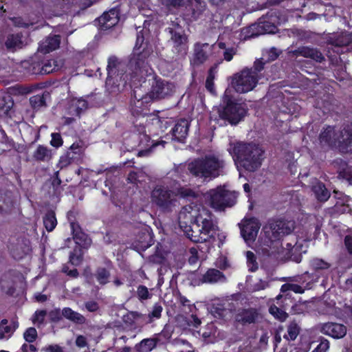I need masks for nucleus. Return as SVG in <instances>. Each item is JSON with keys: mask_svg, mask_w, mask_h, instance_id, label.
Listing matches in <instances>:
<instances>
[{"mask_svg": "<svg viewBox=\"0 0 352 352\" xmlns=\"http://www.w3.org/2000/svg\"><path fill=\"white\" fill-rule=\"evenodd\" d=\"M179 303L181 305V311L185 314L192 313L196 307L190 304L189 300H188L186 297L180 296L178 299Z\"/></svg>", "mask_w": 352, "mask_h": 352, "instance_id": "obj_40", "label": "nucleus"}, {"mask_svg": "<svg viewBox=\"0 0 352 352\" xmlns=\"http://www.w3.org/2000/svg\"><path fill=\"white\" fill-rule=\"evenodd\" d=\"M137 294L141 300H146L151 297L148 288L144 285L138 287Z\"/></svg>", "mask_w": 352, "mask_h": 352, "instance_id": "obj_50", "label": "nucleus"}, {"mask_svg": "<svg viewBox=\"0 0 352 352\" xmlns=\"http://www.w3.org/2000/svg\"><path fill=\"white\" fill-rule=\"evenodd\" d=\"M310 266L314 271L313 280L316 282L320 277L326 276L330 272L331 263L320 258H314L310 261Z\"/></svg>", "mask_w": 352, "mask_h": 352, "instance_id": "obj_13", "label": "nucleus"}, {"mask_svg": "<svg viewBox=\"0 0 352 352\" xmlns=\"http://www.w3.org/2000/svg\"><path fill=\"white\" fill-rule=\"evenodd\" d=\"M340 197H338L335 207L336 210L341 212H349L352 210V199L346 195L340 194Z\"/></svg>", "mask_w": 352, "mask_h": 352, "instance_id": "obj_26", "label": "nucleus"}, {"mask_svg": "<svg viewBox=\"0 0 352 352\" xmlns=\"http://www.w3.org/2000/svg\"><path fill=\"white\" fill-rule=\"evenodd\" d=\"M190 198L195 197V192L186 186H181L178 183L170 184L168 181L158 184L151 191V202L162 212L169 213L179 205L177 197Z\"/></svg>", "mask_w": 352, "mask_h": 352, "instance_id": "obj_3", "label": "nucleus"}, {"mask_svg": "<svg viewBox=\"0 0 352 352\" xmlns=\"http://www.w3.org/2000/svg\"><path fill=\"white\" fill-rule=\"evenodd\" d=\"M313 191L318 200L320 201H325L330 197L329 192L325 188L324 185L320 182H317L313 186Z\"/></svg>", "mask_w": 352, "mask_h": 352, "instance_id": "obj_34", "label": "nucleus"}, {"mask_svg": "<svg viewBox=\"0 0 352 352\" xmlns=\"http://www.w3.org/2000/svg\"><path fill=\"white\" fill-rule=\"evenodd\" d=\"M188 122L186 120H181L173 129V139L182 142L186 137L188 131Z\"/></svg>", "mask_w": 352, "mask_h": 352, "instance_id": "obj_24", "label": "nucleus"}, {"mask_svg": "<svg viewBox=\"0 0 352 352\" xmlns=\"http://www.w3.org/2000/svg\"><path fill=\"white\" fill-rule=\"evenodd\" d=\"M126 318L131 321V324L138 327H142L145 324L152 322V320L148 319L146 315H143L138 312H130L127 315Z\"/></svg>", "mask_w": 352, "mask_h": 352, "instance_id": "obj_27", "label": "nucleus"}, {"mask_svg": "<svg viewBox=\"0 0 352 352\" xmlns=\"http://www.w3.org/2000/svg\"><path fill=\"white\" fill-rule=\"evenodd\" d=\"M329 349V342L326 339H322L320 343L312 352H327Z\"/></svg>", "mask_w": 352, "mask_h": 352, "instance_id": "obj_52", "label": "nucleus"}, {"mask_svg": "<svg viewBox=\"0 0 352 352\" xmlns=\"http://www.w3.org/2000/svg\"><path fill=\"white\" fill-rule=\"evenodd\" d=\"M144 38L138 33L135 43V52L133 57L129 60V68L126 70L125 63L119 61L116 57H110L108 60L107 71L108 77L107 84L109 85L114 82V80L118 82V87H124L127 83L131 86L135 85L136 81L140 82L148 74H151V69L145 61V53H136L140 47L143 43Z\"/></svg>", "mask_w": 352, "mask_h": 352, "instance_id": "obj_2", "label": "nucleus"}, {"mask_svg": "<svg viewBox=\"0 0 352 352\" xmlns=\"http://www.w3.org/2000/svg\"><path fill=\"white\" fill-rule=\"evenodd\" d=\"M43 352H65L63 349L58 344H49L42 349Z\"/></svg>", "mask_w": 352, "mask_h": 352, "instance_id": "obj_53", "label": "nucleus"}, {"mask_svg": "<svg viewBox=\"0 0 352 352\" xmlns=\"http://www.w3.org/2000/svg\"><path fill=\"white\" fill-rule=\"evenodd\" d=\"M134 100L131 104V111L136 115H146L148 104L152 101L148 93L144 94L142 87H135L133 91Z\"/></svg>", "mask_w": 352, "mask_h": 352, "instance_id": "obj_11", "label": "nucleus"}, {"mask_svg": "<svg viewBox=\"0 0 352 352\" xmlns=\"http://www.w3.org/2000/svg\"><path fill=\"white\" fill-rule=\"evenodd\" d=\"M43 224L48 232H51L55 228L57 221L54 212H48L43 217Z\"/></svg>", "mask_w": 352, "mask_h": 352, "instance_id": "obj_36", "label": "nucleus"}, {"mask_svg": "<svg viewBox=\"0 0 352 352\" xmlns=\"http://www.w3.org/2000/svg\"><path fill=\"white\" fill-rule=\"evenodd\" d=\"M31 91L29 87L21 85H15L10 88L9 93L11 95H26Z\"/></svg>", "mask_w": 352, "mask_h": 352, "instance_id": "obj_45", "label": "nucleus"}, {"mask_svg": "<svg viewBox=\"0 0 352 352\" xmlns=\"http://www.w3.org/2000/svg\"><path fill=\"white\" fill-rule=\"evenodd\" d=\"M96 277L98 283L101 285H104L109 281V273L104 268L98 269Z\"/></svg>", "mask_w": 352, "mask_h": 352, "instance_id": "obj_44", "label": "nucleus"}, {"mask_svg": "<svg viewBox=\"0 0 352 352\" xmlns=\"http://www.w3.org/2000/svg\"><path fill=\"white\" fill-rule=\"evenodd\" d=\"M87 339L83 336H78L76 340V344L78 347H85L87 346Z\"/></svg>", "mask_w": 352, "mask_h": 352, "instance_id": "obj_58", "label": "nucleus"}, {"mask_svg": "<svg viewBox=\"0 0 352 352\" xmlns=\"http://www.w3.org/2000/svg\"><path fill=\"white\" fill-rule=\"evenodd\" d=\"M319 140L322 146H331L336 144L338 137L334 129L331 126H327L321 132Z\"/></svg>", "mask_w": 352, "mask_h": 352, "instance_id": "obj_23", "label": "nucleus"}, {"mask_svg": "<svg viewBox=\"0 0 352 352\" xmlns=\"http://www.w3.org/2000/svg\"><path fill=\"white\" fill-rule=\"evenodd\" d=\"M7 324V320H3L0 323V340L8 338L12 333L11 328Z\"/></svg>", "mask_w": 352, "mask_h": 352, "instance_id": "obj_42", "label": "nucleus"}, {"mask_svg": "<svg viewBox=\"0 0 352 352\" xmlns=\"http://www.w3.org/2000/svg\"><path fill=\"white\" fill-rule=\"evenodd\" d=\"M257 316L258 314L254 309H245L237 315L236 320L243 323H252L255 321Z\"/></svg>", "mask_w": 352, "mask_h": 352, "instance_id": "obj_33", "label": "nucleus"}, {"mask_svg": "<svg viewBox=\"0 0 352 352\" xmlns=\"http://www.w3.org/2000/svg\"><path fill=\"white\" fill-rule=\"evenodd\" d=\"M52 156L51 149L46 146L39 145L33 154V157L37 161L47 162Z\"/></svg>", "mask_w": 352, "mask_h": 352, "instance_id": "obj_28", "label": "nucleus"}, {"mask_svg": "<svg viewBox=\"0 0 352 352\" xmlns=\"http://www.w3.org/2000/svg\"><path fill=\"white\" fill-rule=\"evenodd\" d=\"M74 239L76 240V243L77 244L84 248L88 246L90 244V239H87V237H85L83 243L80 241V239L77 235H75Z\"/></svg>", "mask_w": 352, "mask_h": 352, "instance_id": "obj_60", "label": "nucleus"}, {"mask_svg": "<svg viewBox=\"0 0 352 352\" xmlns=\"http://www.w3.org/2000/svg\"><path fill=\"white\" fill-rule=\"evenodd\" d=\"M217 64H214L212 67H211L206 80V87L211 94L214 93V79L217 73Z\"/></svg>", "mask_w": 352, "mask_h": 352, "instance_id": "obj_38", "label": "nucleus"}, {"mask_svg": "<svg viewBox=\"0 0 352 352\" xmlns=\"http://www.w3.org/2000/svg\"><path fill=\"white\" fill-rule=\"evenodd\" d=\"M160 3L168 9L171 8H177L185 6L186 3H190L194 12L201 11L205 6V3L202 0H159Z\"/></svg>", "mask_w": 352, "mask_h": 352, "instance_id": "obj_17", "label": "nucleus"}, {"mask_svg": "<svg viewBox=\"0 0 352 352\" xmlns=\"http://www.w3.org/2000/svg\"><path fill=\"white\" fill-rule=\"evenodd\" d=\"M52 140L50 141V144L56 148H58L63 144V140L59 133H52L51 135Z\"/></svg>", "mask_w": 352, "mask_h": 352, "instance_id": "obj_51", "label": "nucleus"}, {"mask_svg": "<svg viewBox=\"0 0 352 352\" xmlns=\"http://www.w3.org/2000/svg\"><path fill=\"white\" fill-rule=\"evenodd\" d=\"M0 284L3 289L6 290L7 292H9L12 283V281L7 282L5 280H1Z\"/></svg>", "mask_w": 352, "mask_h": 352, "instance_id": "obj_62", "label": "nucleus"}, {"mask_svg": "<svg viewBox=\"0 0 352 352\" xmlns=\"http://www.w3.org/2000/svg\"><path fill=\"white\" fill-rule=\"evenodd\" d=\"M259 78L256 72L245 68L232 77L231 85L238 93H248L256 87Z\"/></svg>", "mask_w": 352, "mask_h": 352, "instance_id": "obj_8", "label": "nucleus"}, {"mask_svg": "<svg viewBox=\"0 0 352 352\" xmlns=\"http://www.w3.org/2000/svg\"><path fill=\"white\" fill-rule=\"evenodd\" d=\"M247 264L249 270L254 272L258 269V263L256 261V256L252 252L248 251L246 252Z\"/></svg>", "mask_w": 352, "mask_h": 352, "instance_id": "obj_43", "label": "nucleus"}, {"mask_svg": "<svg viewBox=\"0 0 352 352\" xmlns=\"http://www.w3.org/2000/svg\"><path fill=\"white\" fill-rule=\"evenodd\" d=\"M157 341L154 338L144 339L135 346V349L138 352H150L156 346Z\"/></svg>", "mask_w": 352, "mask_h": 352, "instance_id": "obj_31", "label": "nucleus"}, {"mask_svg": "<svg viewBox=\"0 0 352 352\" xmlns=\"http://www.w3.org/2000/svg\"><path fill=\"white\" fill-rule=\"evenodd\" d=\"M286 248L287 249L288 255L293 254H302L306 253L307 246H305L302 241H298L294 245L290 243H286Z\"/></svg>", "mask_w": 352, "mask_h": 352, "instance_id": "obj_37", "label": "nucleus"}, {"mask_svg": "<svg viewBox=\"0 0 352 352\" xmlns=\"http://www.w3.org/2000/svg\"><path fill=\"white\" fill-rule=\"evenodd\" d=\"M63 65V62L61 59H52L49 60L44 63L41 68V72L42 74H50L60 69Z\"/></svg>", "mask_w": 352, "mask_h": 352, "instance_id": "obj_29", "label": "nucleus"}, {"mask_svg": "<svg viewBox=\"0 0 352 352\" xmlns=\"http://www.w3.org/2000/svg\"><path fill=\"white\" fill-rule=\"evenodd\" d=\"M62 313L64 317L74 322L82 324L84 323L85 320L83 316L78 312L73 311L69 307L64 308Z\"/></svg>", "mask_w": 352, "mask_h": 352, "instance_id": "obj_35", "label": "nucleus"}, {"mask_svg": "<svg viewBox=\"0 0 352 352\" xmlns=\"http://www.w3.org/2000/svg\"><path fill=\"white\" fill-rule=\"evenodd\" d=\"M85 307L89 311H95L98 308L97 303L95 302H88L86 303Z\"/></svg>", "mask_w": 352, "mask_h": 352, "instance_id": "obj_63", "label": "nucleus"}, {"mask_svg": "<svg viewBox=\"0 0 352 352\" xmlns=\"http://www.w3.org/2000/svg\"><path fill=\"white\" fill-rule=\"evenodd\" d=\"M270 228L274 238L278 239L291 233L294 228V224L293 221L280 219L271 223Z\"/></svg>", "mask_w": 352, "mask_h": 352, "instance_id": "obj_16", "label": "nucleus"}, {"mask_svg": "<svg viewBox=\"0 0 352 352\" xmlns=\"http://www.w3.org/2000/svg\"><path fill=\"white\" fill-rule=\"evenodd\" d=\"M178 222L188 238L195 243L207 241L217 232L214 216L201 205L191 204L183 207L178 215Z\"/></svg>", "mask_w": 352, "mask_h": 352, "instance_id": "obj_1", "label": "nucleus"}, {"mask_svg": "<svg viewBox=\"0 0 352 352\" xmlns=\"http://www.w3.org/2000/svg\"><path fill=\"white\" fill-rule=\"evenodd\" d=\"M226 276L219 270L215 269L208 270L203 276V282L207 283H225Z\"/></svg>", "mask_w": 352, "mask_h": 352, "instance_id": "obj_25", "label": "nucleus"}, {"mask_svg": "<svg viewBox=\"0 0 352 352\" xmlns=\"http://www.w3.org/2000/svg\"><path fill=\"white\" fill-rule=\"evenodd\" d=\"M230 94V91L226 89L223 96V105L217 109V113L220 119L236 124L245 116L246 109L241 104L234 102Z\"/></svg>", "mask_w": 352, "mask_h": 352, "instance_id": "obj_6", "label": "nucleus"}, {"mask_svg": "<svg viewBox=\"0 0 352 352\" xmlns=\"http://www.w3.org/2000/svg\"><path fill=\"white\" fill-rule=\"evenodd\" d=\"M299 53L301 56L310 58L313 60H315L317 62H322L324 59V57L321 52H320L316 49L309 48V47H302L299 50Z\"/></svg>", "mask_w": 352, "mask_h": 352, "instance_id": "obj_32", "label": "nucleus"}, {"mask_svg": "<svg viewBox=\"0 0 352 352\" xmlns=\"http://www.w3.org/2000/svg\"><path fill=\"white\" fill-rule=\"evenodd\" d=\"M321 332L335 339H340L346 334L347 329L344 324L336 322H327L322 325Z\"/></svg>", "mask_w": 352, "mask_h": 352, "instance_id": "obj_15", "label": "nucleus"}, {"mask_svg": "<svg viewBox=\"0 0 352 352\" xmlns=\"http://www.w3.org/2000/svg\"><path fill=\"white\" fill-rule=\"evenodd\" d=\"M163 308L162 305L159 303H156L153 307L152 311L151 313L147 316L148 319H151L152 320L153 318L158 319L161 317V314L162 312Z\"/></svg>", "mask_w": 352, "mask_h": 352, "instance_id": "obj_46", "label": "nucleus"}, {"mask_svg": "<svg viewBox=\"0 0 352 352\" xmlns=\"http://www.w3.org/2000/svg\"><path fill=\"white\" fill-rule=\"evenodd\" d=\"M287 333L284 335V338L287 340H294L299 334L300 327L293 322H291L287 327Z\"/></svg>", "mask_w": 352, "mask_h": 352, "instance_id": "obj_39", "label": "nucleus"}, {"mask_svg": "<svg viewBox=\"0 0 352 352\" xmlns=\"http://www.w3.org/2000/svg\"><path fill=\"white\" fill-rule=\"evenodd\" d=\"M205 197L212 208L221 210L226 206H232L235 202L236 195L234 191L223 186L210 190Z\"/></svg>", "mask_w": 352, "mask_h": 352, "instance_id": "obj_7", "label": "nucleus"}, {"mask_svg": "<svg viewBox=\"0 0 352 352\" xmlns=\"http://www.w3.org/2000/svg\"><path fill=\"white\" fill-rule=\"evenodd\" d=\"M216 56V46L215 43L210 45L208 43H195L193 46V54L190 58V64L192 66H199L211 57Z\"/></svg>", "mask_w": 352, "mask_h": 352, "instance_id": "obj_9", "label": "nucleus"}, {"mask_svg": "<svg viewBox=\"0 0 352 352\" xmlns=\"http://www.w3.org/2000/svg\"><path fill=\"white\" fill-rule=\"evenodd\" d=\"M171 41L173 43V47L177 53L186 55L188 49L187 36L180 29H170Z\"/></svg>", "mask_w": 352, "mask_h": 352, "instance_id": "obj_14", "label": "nucleus"}, {"mask_svg": "<svg viewBox=\"0 0 352 352\" xmlns=\"http://www.w3.org/2000/svg\"><path fill=\"white\" fill-rule=\"evenodd\" d=\"M191 256L189 258V263L191 264L195 263L197 261V250L195 248L190 249Z\"/></svg>", "mask_w": 352, "mask_h": 352, "instance_id": "obj_61", "label": "nucleus"}, {"mask_svg": "<svg viewBox=\"0 0 352 352\" xmlns=\"http://www.w3.org/2000/svg\"><path fill=\"white\" fill-rule=\"evenodd\" d=\"M37 337V331L35 328L30 327L23 333L24 339L28 342H33Z\"/></svg>", "mask_w": 352, "mask_h": 352, "instance_id": "obj_47", "label": "nucleus"}, {"mask_svg": "<svg viewBox=\"0 0 352 352\" xmlns=\"http://www.w3.org/2000/svg\"><path fill=\"white\" fill-rule=\"evenodd\" d=\"M118 14V10L114 8L104 12L99 17L98 21L101 29L108 30L116 25L119 21Z\"/></svg>", "mask_w": 352, "mask_h": 352, "instance_id": "obj_20", "label": "nucleus"}, {"mask_svg": "<svg viewBox=\"0 0 352 352\" xmlns=\"http://www.w3.org/2000/svg\"><path fill=\"white\" fill-rule=\"evenodd\" d=\"M175 86L173 83L159 78L154 80L148 94L153 101L168 97L175 92Z\"/></svg>", "mask_w": 352, "mask_h": 352, "instance_id": "obj_10", "label": "nucleus"}, {"mask_svg": "<svg viewBox=\"0 0 352 352\" xmlns=\"http://www.w3.org/2000/svg\"><path fill=\"white\" fill-rule=\"evenodd\" d=\"M223 167L224 161L214 154H208L195 159L188 164L190 173L203 181L210 180L218 177Z\"/></svg>", "mask_w": 352, "mask_h": 352, "instance_id": "obj_5", "label": "nucleus"}, {"mask_svg": "<svg viewBox=\"0 0 352 352\" xmlns=\"http://www.w3.org/2000/svg\"><path fill=\"white\" fill-rule=\"evenodd\" d=\"M344 243L349 252L352 254V236L347 235L344 239Z\"/></svg>", "mask_w": 352, "mask_h": 352, "instance_id": "obj_59", "label": "nucleus"}, {"mask_svg": "<svg viewBox=\"0 0 352 352\" xmlns=\"http://www.w3.org/2000/svg\"><path fill=\"white\" fill-rule=\"evenodd\" d=\"M63 272L71 277H76L78 276V272L76 269L68 270L67 267H63Z\"/></svg>", "mask_w": 352, "mask_h": 352, "instance_id": "obj_64", "label": "nucleus"}, {"mask_svg": "<svg viewBox=\"0 0 352 352\" xmlns=\"http://www.w3.org/2000/svg\"><path fill=\"white\" fill-rule=\"evenodd\" d=\"M264 63L261 60H256L254 62L253 68H249V69L256 72V74L260 76L259 72L263 69Z\"/></svg>", "mask_w": 352, "mask_h": 352, "instance_id": "obj_57", "label": "nucleus"}, {"mask_svg": "<svg viewBox=\"0 0 352 352\" xmlns=\"http://www.w3.org/2000/svg\"><path fill=\"white\" fill-rule=\"evenodd\" d=\"M283 291H292L297 294H302L305 288L296 284H286L282 286Z\"/></svg>", "mask_w": 352, "mask_h": 352, "instance_id": "obj_48", "label": "nucleus"}, {"mask_svg": "<svg viewBox=\"0 0 352 352\" xmlns=\"http://www.w3.org/2000/svg\"><path fill=\"white\" fill-rule=\"evenodd\" d=\"M258 27L263 30L265 34L274 33L276 30V27L274 25L270 24L267 21L260 22Z\"/></svg>", "mask_w": 352, "mask_h": 352, "instance_id": "obj_49", "label": "nucleus"}, {"mask_svg": "<svg viewBox=\"0 0 352 352\" xmlns=\"http://www.w3.org/2000/svg\"><path fill=\"white\" fill-rule=\"evenodd\" d=\"M87 109V102L82 98H73L70 100L68 107V114L72 117L67 118L69 124L74 119V117H79L80 115Z\"/></svg>", "mask_w": 352, "mask_h": 352, "instance_id": "obj_18", "label": "nucleus"}, {"mask_svg": "<svg viewBox=\"0 0 352 352\" xmlns=\"http://www.w3.org/2000/svg\"><path fill=\"white\" fill-rule=\"evenodd\" d=\"M45 311L42 310L36 311L33 318V322L38 324L43 322L45 319Z\"/></svg>", "mask_w": 352, "mask_h": 352, "instance_id": "obj_55", "label": "nucleus"}, {"mask_svg": "<svg viewBox=\"0 0 352 352\" xmlns=\"http://www.w3.org/2000/svg\"><path fill=\"white\" fill-rule=\"evenodd\" d=\"M187 323L189 326L197 327L201 324V320L194 314L193 311L189 318H187Z\"/></svg>", "mask_w": 352, "mask_h": 352, "instance_id": "obj_54", "label": "nucleus"}, {"mask_svg": "<svg viewBox=\"0 0 352 352\" xmlns=\"http://www.w3.org/2000/svg\"><path fill=\"white\" fill-rule=\"evenodd\" d=\"M241 234L246 243L254 241L260 228L258 221L255 218L245 219L239 224Z\"/></svg>", "mask_w": 352, "mask_h": 352, "instance_id": "obj_12", "label": "nucleus"}, {"mask_svg": "<svg viewBox=\"0 0 352 352\" xmlns=\"http://www.w3.org/2000/svg\"><path fill=\"white\" fill-rule=\"evenodd\" d=\"M13 199L10 192H0V212H7L13 206Z\"/></svg>", "mask_w": 352, "mask_h": 352, "instance_id": "obj_30", "label": "nucleus"}, {"mask_svg": "<svg viewBox=\"0 0 352 352\" xmlns=\"http://www.w3.org/2000/svg\"><path fill=\"white\" fill-rule=\"evenodd\" d=\"M228 151L238 167L241 166L247 170L254 171L261 165L263 151L257 145L242 142L231 143Z\"/></svg>", "mask_w": 352, "mask_h": 352, "instance_id": "obj_4", "label": "nucleus"}, {"mask_svg": "<svg viewBox=\"0 0 352 352\" xmlns=\"http://www.w3.org/2000/svg\"><path fill=\"white\" fill-rule=\"evenodd\" d=\"M69 261L72 265H78L82 261L81 255L76 254L75 250L74 252L70 254Z\"/></svg>", "mask_w": 352, "mask_h": 352, "instance_id": "obj_56", "label": "nucleus"}, {"mask_svg": "<svg viewBox=\"0 0 352 352\" xmlns=\"http://www.w3.org/2000/svg\"><path fill=\"white\" fill-rule=\"evenodd\" d=\"M216 54H222L223 58L221 59L216 64L218 65L223 62V60L230 62L233 59L234 56L237 52V48L233 46H230L226 43L220 41L219 39L215 43Z\"/></svg>", "mask_w": 352, "mask_h": 352, "instance_id": "obj_19", "label": "nucleus"}, {"mask_svg": "<svg viewBox=\"0 0 352 352\" xmlns=\"http://www.w3.org/2000/svg\"><path fill=\"white\" fill-rule=\"evenodd\" d=\"M60 42V39L59 36H49L40 43L38 51L43 54L50 53L59 47Z\"/></svg>", "mask_w": 352, "mask_h": 352, "instance_id": "obj_21", "label": "nucleus"}, {"mask_svg": "<svg viewBox=\"0 0 352 352\" xmlns=\"http://www.w3.org/2000/svg\"><path fill=\"white\" fill-rule=\"evenodd\" d=\"M269 311L275 318L282 321L285 320L287 317V314L285 311L274 305H272L270 307Z\"/></svg>", "mask_w": 352, "mask_h": 352, "instance_id": "obj_41", "label": "nucleus"}, {"mask_svg": "<svg viewBox=\"0 0 352 352\" xmlns=\"http://www.w3.org/2000/svg\"><path fill=\"white\" fill-rule=\"evenodd\" d=\"M27 44V37L21 34L10 35L6 42L8 49L15 51L23 48Z\"/></svg>", "mask_w": 352, "mask_h": 352, "instance_id": "obj_22", "label": "nucleus"}]
</instances>
